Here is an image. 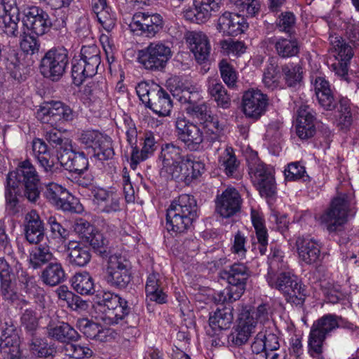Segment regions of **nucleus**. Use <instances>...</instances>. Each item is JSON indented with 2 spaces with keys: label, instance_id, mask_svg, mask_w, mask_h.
<instances>
[{
  "label": "nucleus",
  "instance_id": "obj_1",
  "mask_svg": "<svg viewBox=\"0 0 359 359\" xmlns=\"http://www.w3.org/2000/svg\"><path fill=\"white\" fill-rule=\"evenodd\" d=\"M39 182V178L36 169L28 161L22 162L16 170L10 172L7 176L5 192L7 210L12 214L17 212L19 186L22 183L25 188V196L30 202H35L40 194L38 189Z\"/></svg>",
  "mask_w": 359,
  "mask_h": 359
},
{
  "label": "nucleus",
  "instance_id": "obj_2",
  "mask_svg": "<svg viewBox=\"0 0 359 359\" xmlns=\"http://www.w3.org/2000/svg\"><path fill=\"white\" fill-rule=\"evenodd\" d=\"M283 252L275 250L269 258V272L266 280L270 287L280 291L287 298L293 297L301 299L302 289L297 278L288 270L283 262Z\"/></svg>",
  "mask_w": 359,
  "mask_h": 359
},
{
  "label": "nucleus",
  "instance_id": "obj_3",
  "mask_svg": "<svg viewBox=\"0 0 359 359\" xmlns=\"http://www.w3.org/2000/svg\"><path fill=\"white\" fill-rule=\"evenodd\" d=\"M197 217V205L194 198L182 194L173 201L166 214V229L168 231L182 233Z\"/></svg>",
  "mask_w": 359,
  "mask_h": 359
},
{
  "label": "nucleus",
  "instance_id": "obj_4",
  "mask_svg": "<svg viewBox=\"0 0 359 359\" xmlns=\"http://www.w3.org/2000/svg\"><path fill=\"white\" fill-rule=\"evenodd\" d=\"M271 307L268 304H262L256 310H252L249 305L241 306L238 324L233 333V341L241 346L245 344L255 331L258 323H264L271 317Z\"/></svg>",
  "mask_w": 359,
  "mask_h": 359
},
{
  "label": "nucleus",
  "instance_id": "obj_5",
  "mask_svg": "<svg viewBox=\"0 0 359 359\" xmlns=\"http://www.w3.org/2000/svg\"><path fill=\"white\" fill-rule=\"evenodd\" d=\"M221 277L226 279L229 285L215 294V300L221 304L232 302L239 299L244 293L250 271L244 264L235 263L229 270L222 271Z\"/></svg>",
  "mask_w": 359,
  "mask_h": 359
},
{
  "label": "nucleus",
  "instance_id": "obj_6",
  "mask_svg": "<svg viewBox=\"0 0 359 359\" xmlns=\"http://www.w3.org/2000/svg\"><path fill=\"white\" fill-rule=\"evenodd\" d=\"M355 203L353 193L339 194L332 201L330 208L321 215V224L329 232L340 231L346 223Z\"/></svg>",
  "mask_w": 359,
  "mask_h": 359
},
{
  "label": "nucleus",
  "instance_id": "obj_7",
  "mask_svg": "<svg viewBox=\"0 0 359 359\" xmlns=\"http://www.w3.org/2000/svg\"><path fill=\"white\" fill-rule=\"evenodd\" d=\"M100 64V52L95 45L83 46L80 59H74L72 63V76L75 85H81L86 78L97 73Z\"/></svg>",
  "mask_w": 359,
  "mask_h": 359
},
{
  "label": "nucleus",
  "instance_id": "obj_8",
  "mask_svg": "<svg viewBox=\"0 0 359 359\" xmlns=\"http://www.w3.org/2000/svg\"><path fill=\"white\" fill-rule=\"evenodd\" d=\"M249 175L260 195L265 198L273 196L276 193V184L273 167L266 165L252 154L248 159Z\"/></svg>",
  "mask_w": 359,
  "mask_h": 359
},
{
  "label": "nucleus",
  "instance_id": "obj_9",
  "mask_svg": "<svg viewBox=\"0 0 359 359\" xmlns=\"http://www.w3.org/2000/svg\"><path fill=\"white\" fill-rule=\"evenodd\" d=\"M37 118L51 127H57L60 123L72 121L75 112L72 108L60 101H50L43 104L36 112Z\"/></svg>",
  "mask_w": 359,
  "mask_h": 359
},
{
  "label": "nucleus",
  "instance_id": "obj_10",
  "mask_svg": "<svg viewBox=\"0 0 359 359\" xmlns=\"http://www.w3.org/2000/svg\"><path fill=\"white\" fill-rule=\"evenodd\" d=\"M68 62L67 50L53 48L42 57L40 72L44 77L57 81L65 73Z\"/></svg>",
  "mask_w": 359,
  "mask_h": 359
},
{
  "label": "nucleus",
  "instance_id": "obj_11",
  "mask_svg": "<svg viewBox=\"0 0 359 359\" xmlns=\"http://www.w3.org/2000/svg\"><path fill=\"white\" fill-rule=\"evenodd\" d=\"M79 140L85 148L91 149L94 155L101 161L109 159L114 155L111 138L98 130H83Z\"/></svg>",
  "mask_w": 359,
  "mask_h": 359
},
{
  "label": "nucleus",
  "instance_id": "obj_12",
  "mask_svg": "<svg viewBox=\"0 0 359 359\" xmlns=\"http://www.w3.org/2000/svg\"><path fill=\"white\" fill-rule=\"evenodd\" d=\"M321 107L325 110H332L337 107L335 114V123L341 129L348 127L352 121L349 100L342 98L337 106V101L332 94V90L316 95Z\"/></svg>",
  "mask_w": 359,
  "mask_h": 359
},
{
  "label": "nucleus",
  "instance_id": "obj_13",
  "mask_svg": "<svg viewBox=\"0 0 359 359\" xmlns=\"http://www.w3.org/2000/svg\"><path fill=\"white\" fill-rule=\"evenodd\" d=\"M329 39L331 45L330 53L336 60V62L332 64L333 69L338 76L346 79L348 65L353 55V49L336 34H331Z\"/></svg>",
  "mask_w": 359,
  "mask_h": 359
},
{
  "label": "nucleus",
  "instance_id": "obj_14",
  "mask_svg": "<svg viewBox=\"0 0 359 359\" xmlns=\"http://www.w3.org/2000/svg\"><path fill=\"white\" fill-rule=\"evenodd\" d=\"M176 133L178 138L191 151H198L205 141L203 132L196 124L184 116H179L175 121Z\"/></svg>",
  "mask_w": 359,
  "mask_h": 359
},
{
  "label": "nucleus",
  "instance_id": "obj_15",
  "mask_svg": "<svg viewBox=\"0 0 359 359\" xmlns=\"http://www.w3.org/2000/svg\"><path fill=\"white\" fill-rule=\"evenodd\" d=\"M268 104L267 95L257 88L248 89L243 95L242 110L248 118L258 119L265 113Z\"/></svg>",
  "mask_w": 359,
  "mask_h": 359
},
{
  "label": "nucleus",
  "instance_id": "obj_16",
  "mask_svg": "<svg viewBox=\"0 0 359 359\" xmlns=\"http://www.w3.org/2000/svg\"><path fill=\"white\" fill-rule=\"evenodd\" d=\"M128 262L122 256L113 255L109 257L107 280L116 287H125L130 282Z\"/></svg>",
  "mask_w": 359,
  "mask_h": 359
},
{
  "label": "nucleus",
  "instance_id": "obj_17",
  "mask_svg": "<svg viewBox=\"0 0 359 359\" xmlns=\"http://www.w3.org/2000/svg\"><path fill=\"white\" fill-rule=\"evenodd\" d=\"M23 27L32 33L42 36L47 33L52 25L49 15L37 6H31L23 11Z\"/></svg>",
  "mask_w": 359,
  "mask_h": 359
},
{
  "label": "nucleus",
  "instance_id": "obj_18",
  "mask_svg": "<svg viewBox=\"0 0 359 359\" xmlns=\"http://www.w3.org/2000/svg\"><path fill=\"white\" fill-rule=\"evenodd\" d=\"M295 246L299 262L306 265H317L323 259L321 243L309 236H299L296 239Z\"/></svg>",
  "mask_w": 359,
  "mask_h": 359
},
{
  "label": "nucleus",
  "instance_id": "obj_19",
  "mask_svg": "<svg viewBox=\"0 0 359 359\" xmlns=\"http://www.w3.org/2000/svg\"><path fill=\"white\" fill-rule=\"evenodd\" d=\"M91 194L93 203L97 212L111 214L121 210V196L117 192L94 187L91 190Z\"/></svg>",
  "mask_w": 359,
  "mask_h": 359
},
{
  "label": "nucleus",
  "instance_id": "obj_20",
  "mask_svg": "<svg viewBox=\"0 0 359 359\" xmlns=\"http://www.w3.org/2000/svg\"><path fill=\"white\" fill-rule=\"evenodd\" d=\"M0 349L4 359H19L20 357V337L11 323L6 322L1 327Z\"/></svg>",
  "mask_w": 359,
  "mask_h": 359
},
{
  "label": "nucleus",
  "instance_id": "obj_21",
  "mask_svg": "<svg viewBox=\"0 0 359 359\" xmlns=\"http://www.w3.org/2000/svg\"><path fill=\"white\" fill-rule=\"evenodd\" d=\"M221 4L222 0H194V8L184 11V16L191 22L203 23L219 11Z\"/></svg>",
  "mask_w": 359,
  "mask_h": 359
},
{
  "label": "nucleus",
  "instance_id": "obj_22",
  "mask_svg": "<svg viewBox=\"0 0 359 359\" xmlns=\"http://www.w3.org/2000/svg\"><path fill=\"white\" fill-rule=\"evenodd\" d=\"M185 41L198 63H203L208 60L211 46L205 33L197 31L189 32L185 35Z\"/></svg>",
  "mask_w": 359,
  "mask_h": 359
},
{
  "label": "nucleus",
  "instance_id": "obj_23",
  "mask_svg": "<svg viewBox=\"0 0 359 359\" xmlns=\"http://www.w3.org/2000/svg\"><path fill=\"white\" fill-rule=\"evenodd\" d=\"M241 202L238 191L233 187H228L217 197L216 212L224 218L230 217L240 210Z\"/></svg>",
  "mask_w": 359,
  "mask_h": 359
},
{
  "label": "nucleus",
  "instance_id": "obj_24",
  "mask_svg": "<svg viewBox=\"0 0 359 359\" xmlns=\"http://www.w3.org/2000/svg\"><path fill=\"white\" fill-rule=\"evenodd\" d=\"M248 27L241 15L226 12L218 19L217 29L223 35L237 36L243 33Z\"/></svg>",
  "mask_w": 359,
  "mask_h": 359
},
{
  "label": "nucleus",
  "instance_id": "obj_25",
  "mask_svg": "<svg viewBox=\"0 0 359 359\" xmlns=\"http://www.w3.org/2000/svg\"><path fill=\"white\" fill-rule=\"evenodd\" d=\"M130 28L137 35L154 37L157 29V15L137 12L133 15Z\"/></svg>",
  "mask_w": 359,
  "mask_h": 359
},
{
  "label": "nucleus",
  "instance_id": "obj_26",
  "mask_svg": "<svg viewBox=\"0 0 359 359\" xmlns=\"http://www.w3.org/2000/svg\"><path fill=\"white\" fill-rule=\"evenodd\" d=\"M98 312L101 313L100 316L107 324L118 323L129 312L127 302L118 296L114 297L110 302L104 305V307H100Z\"/></svg>",
  "mask_w": 359,
  "mask_h": 359
},
{
  "label": "nucleus",
  "instance_id": "obj_27",
  "mask_svg": "<svg viewBox=\"0 0 359 359\" xmlns=\"http://www.w3.org/2000/svg\"><path fill=\"white\" fill-rule=\"evenodd\" d=\"M44 197L49 203L64 211H71L73 209L70 199L72 196L61 185L50 182L46 185L43 191Z\"/></svg>",
  "mask_w": 359,
  "mask_h": 359
},
{
  "label": "nucleus",
  "instance_id": "obj_28",
  "mask_svg": "<svg viewBox=\"0 0 359 359\" xmlns=\"http://www.w3.org/2000/svg\"><path fill=\"white\" fill-rule=\"evenodd\" d=\"M167 88L180 102H194L201 98V88L196 85L180 86L179 78L171 77L166 81Z\"/></svg>",
  "mask_w": 359,
  "mask_h": 359
},
{
  "label": "nucleus",
  "instance_id": "obj_29",
  "mask_svg": "<svg viewBox=\"0 0 359 359\" xmlns=\"http://www.w3.org/2000/svg\"><path fill=\"white\" fill-rule=\"evenodd\" d=\"M315 116L311 109L302 105L298 110L296 133L302 140L309 139L316 133Z\"/></svg>",
  "mask_w": 359,
  "mask_h": 359
},
{
  "label": "nucleus",
  "instance_id": "obj_30",
  "mask_svg": "<svg viewBox=\"0 0 359 359\" xmlns=\"http://www.w3.org/2000/svg\"><path fill=\"white\" fill-rule=\"evenodd\" d=\"M74 231L95 249L103 247L107 240L103 234L88 222L84 219L78 220L74 226Z\"/></svg>",
  "mask_w": 359,
  "mask_h": 359
},
{
  "label": "nucleus",
  "instance_id": "obj_31",
  "mask_svg": "<svg viewBox=\"0 0 359 359\" xmlns=\"http://www.w3.org/2000/svg\"><path fill=\"white\" fill-rule=\"evenodd\" d=\"M25 236L30 243H38L44 238V227L35 210L27 212L25 218Z\"/></svg>",
  "mask_w": 359,
  "mask_h": 359
},
{
  "label": "nucleus",
  "instance_id": "obj_32",
  "mask_svg": "<svg viewBox=\"0 0 359 359\" xmlns=\"http://www.w3.org/2000/svg\"><path fill=\"white\" fill-rule=\"evenodd\" d=\"M13 253L7 258L0 257L1 287H8L15 281L17 273L22 269L21 265L13 257Z\"/></svg>",
  "mask_w": 359,
  "mask_h": 359
},
{
  "label": "nucleus",
  "instance_id": "obj_33",
  "mask_svg": "<svg viewBox=\"0 0 359 359\" xmlns=\"http://www.w3.org/2000/svg\"><path fill=\"white\" fill-rule=\"evenodd\" d=\"M251 220L258 241L259 252L260 255H263L266 252L268 245V233L263 214L257 210H252Z\"/></svg>",
  "mask_w": 359,
  "mask_h": 359
},
{
  "label": "nucleus",
  "instance_id": "obj_34",
  "mask_svg": "<svg viewBox=\"0 0 359 359\" xmlns=\"http://www.w3.org/2000/svg\"><path fill=\"white\" fill-rule=\"evenodd\" d=\"M65 276L62 264L57 259H54L43 270L41 278L44 284L55 286L65 280Z\"/></svg>",
  "mask_w": 359,
  "mask_h": 359
},
{
  "label": "nucleus",
  "instance_id": "obj_35",
  "mask_svg": "<svg viewBox=\"0 0 359 359\" xmlns=\"http://www.w3.org/2000/svg\"><path fill=\"white\" fill-rule=\"evenodd\" d=\"M208 92L215 100L217 105L227 109L231 104V97L222 83L216 77H208L207 80Z\"/></svg>",
  "mask_w": 359,
  "mask_h": 359
},
{
  "label": "nucleus",
  "instance_id": "obj_36",
  "mask_svg": "<svg viewBox=\"0 0 359 359\" xmlns=\"http://www.w3.org/2000/svg\"><path fill=\"white\" fill-rule=\"evenodd\" d=\"M262 82L266 88L272 90L285 88L282 74L273 60H271L264 69Z\"/></svg>",
  "mask_w": 359,
  "mask_h": 359
},
{
  "label": "nucleus",
  "instance_id": "obj_37",
  "mask_svg": "<svg viewBox=\"0 0 359 359\" xmlns=\"http://www.w3.org/2000/svg\"><path fill=\"white\" fill-rule=\"evenodd\" d=\"M205 140L210 143L220 141L224 135V125L216 116H212L204 122H201Z\"/></svg>",
  "mask_w": 359,
  "mask_h": 359
},
{
  "label": "nucleus",
  "instance_id": "obj_38",
  "mask_svg": "<svg viewBox=\"0 0 359 359\" xmlns=\"http://www.w3.org/2000/svg\"><path fill=\"white\" fill-rule=\"evenodd\" d=\"M281 72L285 86L294 87L303 79L304 69L299 63L287 62L281 66Z\"/></svg>",
  "mask_w": 359,
  "mask_h": 359
},
{
  "label": "nucleus",
  "instance_id": "obj_39",
  "mask_svg": "<svg viewBox=\"0 0 359 359\" xmlns=\"http://www.w3.org/2000/svg\"><path fill=\"white\" fill-rule=\"evenodd\" d=\"M54 259L50 247L46 244H41L32 248L28 260L33 269H38Z\"/></svg>",
  "mask_w": 359,
  "mask_h": 359
},
{
  "label": "nucleus",
  "instance_id": "obj_40",
  "mask_svg": "<svg viewBox=\"0 0 359 359\" xmlns=\"http://www.w3.org/2000/svg\"><path fill=\"white\" fill-rule=\"evenodd\" d=\"M48 334L50 337L61 342H68L79 338V334L76 330L66 323L50 325Z\"/></svg>",
  "mask_w": 359,
  "mask_h": 359
},
{
  "label": "nucleus",
  "instance_id": "obj_41",
  "mask_svg": "<svg viewBox=\"0 0 359 359\" xmlns=\"http://www.w3.org/2000/svg\"><path fill=\"white\" fill-rule=\"evenodd\" d=\"M69 261L79 266H86L90 260L89 248L83 244L71 241L68 247Z\"/></svg>",
  "mask_w": 359,
  "mask_h": 359
},
{
  "label": "nucleus",
  "instance_id": "obj_42",
  "mask_svg": "<svg viewBox=\"0 0 359 359\" xmlns=\"http://www.w3.org/2000/svg\"><path fill=\"white\" fill-rule=\"evenodd\" d=\"M161 154L163 161V166L160 172L161 175L165 173L166 170L183 158L182 156V149L173 144H166L162 146Z\"/></svg>",
  "mask_w": 359,
  "mask_h": 359
},
{
  "label": "nucleus",
  "instance_id": "obj_43",
  "mask_svg": "<svg viewBox=\"0 0 359 359\" xmlns=\"http://www.w3.org/2000/svg\"><path fill=\"white\" fill-rule=\"evenodd\" d=\"M145 303L147 311L155 314L157 308V276L150 273L145 284Z\"/></svg>",
  "mask_w": 359,
  "mask_h": 359
},
{
  "label": "nucleus",
  "instance_id": "obj_44",
  "mask_svg": "<svg viewBox=\"0 0 359 359\" xmlns=\"http://www.w3.org/2000/svg\"><path fill=\"white\" fill-rule=\"evenodd\" d=\"M73 288L81 294H90L95 292L94 281L90 275L86 272L76 273L72 279Z\"/></svg>",
  "mask_w": 359,
  "mask_h": 359
},
{
  "label": "nucleus",
  "instance_id": "obj_45",
  "mask_svg": "<svg viewBox=\"0 0 359 359\" xmlns=\"http://www.w3.org/2000/svg\"><path fill=\"white\" fill-rule=\"evenodd\" d=\"M341 318L333 314H326L315 321L311 329L327 337L331 332L339 327Z\"/></svg>",
  "mask_w": 359,
  "mask_h": 359
},
{
  "label": "nucleus",
  "instance_id": "obj_46",
  "mask_svg": "<svg viewBox=\"0 0 359 359\" xmlns=\"http://www.w3.org/2000/svg\"><path fill=\"white\" fill-rule=\"evenodd\" d=\"M233 320L232 313L229 309H217L210 316V326L215 330H226Z\"/></svg>",
  "mask_w": 359,
  "mask_h": 359
},
{
  "label": "nucleus",
  "instance_id": "obj_47",
  "mask_svg": "<svg viewBox=\"0 0 359 359\" xmlns=\"http://www.w3.org/2000/svg\"><path fill=\"white\" fill-rule=\"evenodd\" d=\"M275 48L281 57H291L298 54L299 46L295 39L280 38L275 42Z\"/></svg>",
  "mask_w": 359,
  "mask_h": 359
},
{
  "label": "nucleus",
  "instance_id": "obj_48",
  "mask_svg": "<svg viewBox=\"0 0 359 359\" xmlns=\"http://www.w3.org/2000/svg\"><path fill=\"white\" fill-rule=\"evenodd\" d=\"M327 337L311 329L308 339V352L316 359H323V346Z\"/></svg>",
  "mask_w": 359,
  "mask_h": 359
},
{
  "label": "nucleus",
  "instance_id": "obj_49",
  "mask_svg": "<svg viewBox=\"0 0 359 359\" xmlns=\"http://www.w3.org/2000/svg\"><path fill=\"white\" fill-rule=\"evenodd\" d=\"M139 62L145 69L154 70L157 68V43L153 42L139 52Z\"/></svg>",
  "mask_w": 359,
  "mask_h": 359
},
{
  "label": "nucleus",
  "instance_id": "obj_50",
  "mask_svg": "<svg viewBox=\"0 0 359 359\" xmlns=\"http://www.w3.org/2000/svg\"><path fill=\"white\" fill-rule=\"evenodd\" d=\"M186 164L184 161V158L180 160L177 163L172 165L169 169L166 170L165 173L161 174V175L165 178L174 179L178 182H184L186 184H189V180H188V177H187V170H185Z\"/></svg>",
  "mask_w": 359,
  "mask_h": 359
},
{
  "label": "nucleus",
  "instance_id": "obj_51",
  "mask_svg": "<svg viewBox=\"0 0 359 359\" xmlns=\"http://www.w3.org/2000/svg\"><path fill=\"white\" fill-rule=\"evenodd\" d=\"M219 67L224 83L230 88H235L238 80V74L234 68L225 60L219 62Z\"/></svg>",
  "mask_w": 359,
  "mask_h": 359
},
{
  "label": "nucleus",
  "instance_id": "obj_52",
  "mask_svg": "<svg viewBox=\"0 0 359 359\" xmlns=\"http://www.w3.org/2000/svg\"><path fill=\"white\" fill-rule=\"evenodd\" d=\"M56 294L60 301H62L68 305V306L76 309L82 305H86V302L82 301L79 296L69 291L67 286L62 285L55 290Z\"/></svg>",
  "mask_w": 359,
  "mask_h": 359
},
{
  "label": "nucleus",
  "instance_id": "obj_53",
  "mask_svg": "<svg viewBox=\"0 0 359 359\" xmlns=\"http://www.w3.org/2000/svg\"><path fill=\"white\" fill-rule=\"evenodd\" d=\"M19 13H5L2 17V31L8 36L16 37L19 34Z\"/></svg>",
  "mask_w": 359,
  "mask_h": 359
},
{
  "label": "nucleus",
  "instance_id": "obj_54",
  "mask_svg": "<svg viewBox=\"0 0 359 359\" xmlns=\"http://www.w3.org/2000/svg\"><path fill=\"white\" fill-rule=\"evenodd\" d=\"M200 100L201 98L198 100V101ZM197 102L198 100L194 102H187L182 103L189 104L185 108V110L190 115L196 116L201 123V122H204L205 119H208L212 115H211L210 112L208 110V106L205 104L203 103L198 104Z\"/></svg>",
  "mask_w": 359,
  "mask_h": 359
},
{
  "label": "nucleus",
  "instance_id": "obj_55",
  "mask_svg": "<svg viewBox=\"0 0 359 359\" xmlns=\"http://www.w3.org/2000/svg\"><path fill=\"white\" fill-rule=\"evenodd\" d=\"M219 163L227 175H232L238 166V163L231 148L225 149L219 158Z\"/></svg>",
  "mask_w": 359,
  "mask_h": 359
},
{
  "label": "nucleus",
  "instance_id": "obj_56",
  "mask_svg": "<svg viewBox=\"0 0 359 359\" xmlns=\"http://www.w3.org/2000/svg\"><path fill=\"white\" fill-rule=\"evenodd\" d=\"M65 355L72 359H81L91 356L93 351L88 347L80 344L67 343L65 346Z\"/></svg>",
  "mask_w": 359,
  "mask_h": 359
},
{
  "label": "nucleus",
  "instance_id": "obj_57",
  "mask_svg": "<svg viewBox=\"0 0 359 359\" xmlns=\"http://www.w3.org/2000/svg\"><path fill=\"white\" fill-rule=\"evenodd\" d=\"M222 51L226 55L240 56L245 52L246 47L243 41L225 39L220 42Z\"/></svg>",
  "mask_w": 359,
  "mask_h": 359
},
{
  "label": "nucleus",
  "instance_id": "obj_58",
  "mask_svg": "<svg viewBox=\"0 0 359 359\" xmlns=\"http://www.w3.org/2000/svg\"><path fill=\"white\" fill-rule=\"evenodd\" d=\"M287 181H296L307 177L305 167L299 162H292L287 165L284 170Z\"/></svg>",
  "mask_w": 359,
  "mask_h": 359
},
{
  "label": "nucleus",
  "instance_id": "obj_59",
  "mask_svg": "<svg viewBox=\"0 0 359 359\" xmlns=\"http://www.w3.org/2000/svg\"><path fill=\"white\" fill-rule=\"evenodd\" d=\"M20 47L25 53L34 55L39 50L40 43L36 37L24 32L20 42Z\"/></svg>",
  "mask_w": 359,
  "mask_h": 359
},
{
  "label": "nucleus",
  "instance_id": "obj_60",
  "mask_svg": "<svg viewBox=\"0 0 359 359\" xmlns=\"http://www.w3.org/2000/svg\"><path fill=\"white\" fill-rule=\"evenodd\" d=\"M246 238L240 231H238L232 240V245L231 248V252L235 255L236 258L243 259L245 258L247 248L245 247Z\"/></svg>",
  "mask_w": 359,
  "mask_h": 359
},
{
  "label": "nucleus",
  "instance_id": "obj_61",
  "mask_svg": "<svg viewBox=\"0 0 359 359\" xmlns=\"http://www.w3.org/2000/svg\"><path fill=\"white\" fill-rule=\"evenodd\" d=\"M76 327L88 338L91 339H94L100 327L97 323H93L87 318L79 319L76 323Z\"/></svg>",
  "mask_w": 359,
  "mask_h": 359
},
{
  "label": "nucleus",
  "instance_id": "obj_62",
  "mask_svg": "<svg viewBox=\"0 0 359 359\" xmlns=\"http://www.w3.org/2000/svg\"><path fill=\"white\" fill-rule=\"evenodd\" d=\"M187 170V177L191 182L194 179H196L204 172V164L200 161H193L190 158H184Z\"/></svg>",
  "mask_w": 359,
  "mask_h": 359
},
{
  "label": "nucleus",
  "instance_id": "obj_63",
  "mask_svg": "<svg viewBox=\"0 0 359 359\" xmlns=\"http://www.w3.org/2000/svg\"><path fill=\"white\" fill-rule=\"evenodd\" d=\"M97 20L102 27L107 32H111L116 24L115 15L110 12V9L106 8L95 13Z\"/></svg>",
  "mask_w": 359,
  "mask_h": 359
},
{
  "label": "nucleus",
  "instance_id": "obj_64",
  "mask_svg": "<svg viewBox=\"0 0 359 359\" xmlns=\"http://www.w3.org/2000/svg\"><path fill=\"white\" fill-rule=\"evenodd\" d=\"M265 335L264 332H259L255 337L254 341L251 345L252 351L256 355L255 359H267V352L264 346V339Z\"/></svg>",
  "mask_w": 359,
  "mask_h": 359
}]
</instances>
